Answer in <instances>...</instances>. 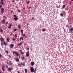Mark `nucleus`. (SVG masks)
Segmentation results:
<instances>
[{
	"label": "nucleus",
	"instance_id": "obj_1",
	"mask_svg": "<svg viewBox=\"0 0 73 73\" xmlns=\"http://www.w3.org/2000/svg\"><path fill=\"white\" fill-rule=\"evenodd\" d=\"M13 16L14 17V19L16 21H17V20H18V18L17 17L16 15H13Z\"/></svg>",
	"mask_w": 73,
	"mask_h": 73
},
{
	"label": "nucleus",
	"instance_id": "obj_2",
	"mask_svg": "<svg viewBox=\"0 0 73 73\" xmlns=\"http://www.w3.org/2000/svg\"><path fill=\"white\" fill-rule=\"evenodd\" d=\"M30 70L31 71V72H34V68L32 67H31L30 68Z\"/></svg>",
	"mask_w": 73,
	"mask_h": 73
},
{
	"label": "nucleus",
	"instance_id": "obj_3",
	"mask_svg": "<svg viewBox=\"0 0 73 73\" xmlns=\"http://www.w3.org/2000/svg\"><path fill=\"white\" fill-rule=\"evenodd\" d=\"M5 23V19H4L1 21V23L2 24H4V23Z\"/></svg>",
	"mask_w": 73,
	"mask_h": 73
},
{
	"label": "nucleus",
	"instance_id": "obj_4",
	"mask_svg": "<svg viewBox=\"0 0 73 73\" xmlns=\"http://www.w3.org/2000/svg\"><path fill=\"white\" fill-rule=\"evenodd\" d=\"M26 56L27 57H28L29 56V51H28L26 52Z\"/></svg>",
	"mask_w": 73,
	"mask_h": 73
},
{
	"label": "nucleus",
	"instance_id": "obj_5",
	"mask_svg": "<svg viewBox=\"0 0 73 73\" xmlns=\"http://www.w3.org/2000/svg\"><path fill=\"white\" fill-rule=\"evenodd\" d=\"M13 46H14V45L13 44H11L10 46V48H13Z\"/></svg>",
	"mask_w": 73,
	"mask_h": 73
},
{
	"label": "nucleus",
	"instance_id": "obj_6",
	"mask_svg": "<svg viewBox=\"0 0 73 73\" xmlns=\"http://www.w3.org/2000/svg\"><path fill=\"white\" fill-rule=\"evenodd\" d=\"M22 44H23V42H21L20 43H19L17 44V46H19H19H21V45H22Z\"/></svg>",
	"mask_w": 73,
	"mask_h": 73
},
{
	"label": "nucleus",
	"instance_id": "obj_7",
	"mask_svg": "<svg viewBox=\"0 0 73 73\" xmlns=\"http://www.w3.org/2000/svg\"><path fill=\"white\" fill-rule=\"evenodd\" d=\"M31 64L32 66H33V65H35V63L33 62H31Z\"/></svg>",
	"mask_w": 73,
	"mask_h": 73
},
{
	"label": "nucleus",
	"instance_id": "obj_8",
	"mask_svg": "<svg viewBox=\"0 0 73 73\" xmlns=\"http://www.w3.org/2000/svg\"><path fill=\"white\" fill-rule=\"evenodd\" d=\"M0 40L1 42H4V39L2 38H0Z\"/></svg>",
	"mask_w": 73,
	"mask_h": 73
},
{
	"label": "nucleus",
	"instance_id": "obj_9",
	"mask_svg": "<svg viewBox=\"0 0 73 73\" xmlns=\"http://www.w3.org/2000/svg\"><path fill=\"white\" fill-rule=\"evenodd\" d=\"M7 69L8 70H9V72H11V68H10L9 67Z\"/></svg>",
	"mask_w": 73,
	"mask_h": 73
},
{
	"label": "nucleus",
	"instance_id": "obj_10",
	"mask_svg": "<svg viewBox=\"0 0 73 73\" xmlns=\"http://www.w3.org/2000/svg\"><path fill=\"white\" fill-rule=\"evenodd\" d=\"M3 1H1L0 2V4H2V5H4V3H3Z\"/></svg>",
	"mask_w": 73,
	"mask_h": 73
},
{
	"label": "nucleus",
	"instance_id": "obj_11",
	"mask_svg": "<svg viewBox=\"0 0 73 73\" xmlns=\"http://www.w3.org/2000/svg\"><path fill=\"white\" fill-rule=\"evenodd\" d=\"M9 64L10 65H12V63H11V61H9Z\"/></svg>",
	"mask_w": 73,
	"mask_h": 73
},
{
	"label": "nucleus",
	"instance_id": "obj_12",
	"mask_svg": "<svg viewBox=\"0 0 73 73\" xmlns=\"http://www.w3.org/2000/svg\"><path fill=\"white\" fill-rule=\"evenodd\" d=\"M70 29L71 32H72L73 31V28H71Z\"/></svg>",
	"mask_w": 73,
	"mask_h": 73
},
{
	"label": "nucleus",
	"instance_id": "obj_13",
	"mask_svg": "<svg viewBox=\"0 0 73 73\" xmlns=\"http://www.w3.org/2000/svg\"><path fill=\"white\" fill-rule=\"evenodd\" d=\"M37 71V70H36V68H35V70H34V73H36V71Z\"/></svg>",
	"mask_w": 73,
	"mask_h": 73
},
{
	"label": "nucleus",
	"instance_id": "obj_14",
	"mask_svg": "<svg viewBox=\"0 0 73 73\" xmlns=\"http://www.w3.org/2000/svg\"><path fill=\"white\" fill-rule=\"evenodd\" d=\"M1 46H3V45H4V44H3V42H1Z\"/></svg>",
	"mask_w": 73,
	"mask_h": 73
},
{
	"label": "nucleus",
	"instance_id": "obj_15",
	"mask_svg": "<svg viewBox=\"0 0 73 73\" xmlns=\"http://www.w3.org/2000/svg\"><path fill=\"white\" fill-rule=\"evenodd\" d=\"M25 73H27V69H25Z\"/></svg>",
	"mask_w": 73,
	"mask_h": 73
},
{
	"label": "nucleus",
	"instance_id": "obj_16",
	"mask_svg": "<svg viewBox=\"0 0 73 73\" xmlns=\"http://www.w3.org/2000/svg\"><path fill=\"white\" fill-rule=\"evenodd\" d=\"M20 40H24V38H23V37H21L20 38Z\"/></svg>",
	"mask_w": 73,
	"mask_h": 73
},
{
	"label": "nucleus",
	"instance_id": "obj_17",
	"mask_svg": "<svg viewBox=\"0 0 73 73\" xmlns=\"http://www.w3.org/2000/svg\"><path fill=\"white\" fill-rule=\"evenodd\" d=\"M25 58L24 57H21V59L22 60H24L25 59Z\"/></svg>",
	"mask_w": 73,
	"mask_h": 73
},
{
	"label": "nucleus",
	"instance_id": "obj_18",
	"mask_svg": "<svg viewBox=\"0 0 73 73\" xmlns=\"http://www.w3.org/2000/svg\"><path fill=\"white\" fill-rule=\"evenodd\" d=\"M22 35L23 37H25V35L24 33L22 34Z\"/></svg>",
	"mask_w": 73,
	"mask_h": 73
},
{
	"label": "nucleus",
	"instance_id": "obj_19",
	"mask_svg": "<svg viewBox=\"0 0 73 73\" xmlns=\"http://www.w3.org/2000/svg\"><path fill=\"white\" fill-rule=\"evenodd\" d=\"M17 53L15 51H14L13 52V54H16Z\"/></svg>",
	"mask_w": 73,
	"mask_h": 73
},
{
	"label": "nucleus",
	"instance_id": "obj_20",
	"mask_svg": "<svg viewBox=\"0 0 73 73\" xmlns=\"http://www.w3.org/2000/svg\"><path fill=\"white\" fill-rule=\"evenodd\" d=\"M12 40L14 41L15 40V37L13 38Z\"/></svg>",
	"mask_w": 73,
	"mask_h": 73
},
{
	"label": "nucleus",
	"instance_id": "obj_21",
	"mask_svg": "<svg viewBox=\"0 0 73 73\" xmlns=\"http://www.w3.org/2000/svg\"><path fill=\"white\" fill-rule=\"evenodd\" d=\"M63 15H64L63 14H62V13H61V14H60L61 16L62 17H63Z\"/></svg>",
	"mask_w": 73,
	"mask_h": 73
},
{
	"label": "nucleus",
	"instance_id": "obj_22",
	"mask_svg": "<svg viewBox=\"0 0 73 73\" xmlns=\"http://www.w3.org/2000/svg\"><path fill=\"white\" fill-rule=\"evenodd\" d=\"M21 64L23 65V66H25V63H21Z\"/></svg>",
	"mask_w": 73,
	"mask_h": 73
},
{
	"label": "nucleus",
	"instance_id": "obj_23",
	"mask_svg": "<svg viewBox=\"0 0 73 73\" xmlns=\"http://www.w3.org/2000/svg\"><path fill=\"white\" fill-rule=\"evenodd\" d=\"M7 42H9V38H8L7 39Z\"/></svg>",
	"mask_w": 73,
	"mask_h": 73
},
{
	"label": "nucleus",
	"instance_id": "obj_24",
	"mask_svg": "<svg viewBox=\"0 0 73 73\" xmlns=\"http://www.w3.org/2000/svg\"><path fill=\"white\" fill-rule=\"evenodd\" d=\"M5 52L6 53H7V54H8V50H6L5 51Z\"/></svg>",
	"mask_w": 73,
	"mask_h": 73
},
{
	"label": "nucleus",
	"instance_id": "obj_25",
	"mask_svg": "<svg viewBox=\"0 0 73 73\" xmlns=\"http://www.w3.org/2000/svg\"><path fill=\"white\" fill-rule=\"evenodd\" d=\"M15 38H16V37H17V34H16L15 35Z\"/></svg>",
	"mask_w": 73,
	"mask_h": 73
},
{
	"label": "nucleus",
	"instance_id": "obj_26",
	"mask_svg": "<svg viewBox=\"0 0 73 73\" xmlns=\"http://www.w3.org/2000/svg\"><path fill=\"white\" fill-rule=\"evenodd\" d=\"M19 61V59L17 58L16 59V61H17V62H18V61Z\"/></svg>",
	"mask_w": 73,
	"mask_h": 73
},
{
	"label": "nucleus",
	"instance_id": "obj_27",
	"mask_svg": "<svg viewBox=\"0 0 73 73\" xmlns=\"http://www.w3.org/2000/svg\"><path fill=\"white\" fill-rule=\"evenodd\" d=\"M18 28H19V29H20L21 27H20V26L19 25H18Z\"/></svg>",
	"mask_w": 73,
	"mask_h": 73
},
{
	"label": "nucleus",
	"instance_id": "obj_28",
	"mask_svg": "<svg viewBox=\"0 0 73 73\" xmlns=\"http://www.w3.org/2000/svg\"><path fill=\"white\" fill-rule=\"evenodd\" d=\"M3 44L4 45H6V43L5 42H4Z\"/></svg>",
	"mask_w": 73,
	"mask_h": 73
},
{
	"label": "nucleus",
	"instance_id": "obj_29",
	"mask_svg": "<svg viewBox=\"0 0 73 73\" xmlns=\"http://www.w3.org/2000/svg\"><path fill=\"white\" fill-rule=\"evenodd\" d=\"M24 32V31L23 30H21V33H23Z\"/></svg>",
	"mask_w": 73,
	"mask_h": 73
},
{
	"label": "nucleus",
	"instance_id": "obj_30",
	"mask_svg": "<svg viewBox=\"0 0 73 73\" xmlns=\"http://www.w3.org/2000/svg\"><path fill=\"white\" fill-rule=\"evenodd\" d=\"M2 70L3 71V72H4V68H3V67H2Z\"/></svg>",
	"mask_w": 73,
	"mask_h": 73
},
{
	"label": "nucleus",
	"instance_id": "obj_31",
	"mask_svg": "<svg viewBox=\"0 0 73 73\" xmlns=\"http://www.w3.org/2000/svg\"><path fill=\"white\" fill-rule=\"evenodd\" d=\"M20 53H21V54H24V52H23L22 51Z\"/></svg>",
	"mask_w": 73,
	"mask_h": 73
},
{
	"label": "nucleus",
	"instance_id": "obj_32",
	"mask_svg": "<svg viewBox=\"0 0 73 73\" xmlns=\"http://www.w3.org/2000/svg\"><path fill=\"white\" fill-rule=\"evenodd\" d=\"M29 3V1H28L26 2V3L27 4H28Z\"/></svg>",
	"mask_w": 73,
	"mask_h": 73
},
{
	"label": "nucleus",
	"instance_id": "obj_33",
	"mask_svg": "<svg viewBox=\"0 0 73 73\" xmlns=\"http://www.w3.org/2000/svg\"><path fill=\"white\" fill-rule=\"evenodd\" d=\"M63 8H65V5H63Z\"/></svg>",
	"mask_w": 73,
	"mask_h": 73
},
{
	"label": "nucleus",
	"instance_id": "obj_34",
	"mask_svg": "<svg viewBox=\"0 0 73 73\" xmlns=\"http://www.w3.org/2000/svg\"><path fill=\"white\" fill-rule=\"evenodd\" d=\"M3 17L5 18V19H7V17L5 16H3Z\"/></svg>",
	"mask_w": 73,
	"mask_h": 73
},
{
	"label": "nucleus",
	"instance_id": "obj_35",
	"mask_svg": "<svg viewBox=\"0 0 73 73\" xmlns=\"http://www.w3.org/2000/svg\"><path fill=\"white\" fill-rule=\"evenodd\" d=\"M11 70H13V67H11Z\"/></svg>",
	"mask_w": 73,
	"mask_h": 73
},
{
	"label": "nucleus",
	"instance_id": "obj_36",
	"mask_svg": "<svg viewBox=\"0 0 73 73\" xmlns=\"http://www.w3.org/2000/svg\"><path fill=\"white\" fill-rule=\"evenodd\" d=\"M11 26H9L8 27V28H11Z\"/></svg>",
	"mask_w": 73,
	"mask_h": 73
},
{
	"label": "nucleus",
	"instance_id": "obj_37",
	"mask_svg": "<svg viewBox=\"0 0 73 73\" xmlns=\"http://www.w3.org/2000/svg\"><path fill=\"white\" fill-rule=\"evenodd\" d=\"M0 31L1 32H3V30H0Z\"/></svg>",
	"mask_w": 73,
	"mask_h": 73
},
{
	"label": "nucleus",
	"instance_id": "obj_38",
	"mask_svg": "<svg viewBox=\"0 0 73 73\" xmlns=\"http://www.w3.org/2000/svg\"><path fill=\"white\" fill-rule=\"evenodd\" d=\"M42 31H45V30L44 29H42Z\"/></svg>",
	"mask_w": 73,
	"mask_h": 73
},
{
	"label": "nucleus",
	"instance_id": "obj_39",
	"mask_svg": "<svg viewBox=\"0 0 73 73\" xmlns=\"http://www.w3.org/2000/svg\"><path fill=\"white\" fill-rule=\"evenodd\" d=\"M16 54L17 56H19V54L18 53H17Z\"/></svg>",
	"mask_w": 73,
	"mask_h": 73
},
{
	"label": "nucleus",
	"instance_id": "obj_40",
	"mask_svg": "<svg viewBox=\"0 0 73 73\" xmlns=\"http://www.w3.org/2000/svg\"><path fill=\"white\" fill-rule=\"evenodd\" d=\"M0 7L1 8L3 7V6L1 5H0Z\"/></svg>",
	"mask_w": 73,
	"mask_h": 73
},
{
	"label": "nucleus",
	"instance_id": "obj_41",
	"mask_svg": "<svg viewBox=\"0 0 73 73\" xmlns=\"http://www.w3.org/2000/svg\"><path fill=\"white\" fill-rule=\"evenodd\" d=\"M6 68L8 69L9 68L8 67V66L7 65H6Z\"/></svg>",
	"mask_w": 73,
	"mask_h": 73
},
{
	"label": "nucleus",
	"instance_id": "obj_42",
	"mask_svg": "<svg viewBox=\"0 0 73 73\" xmlns=\"http://www.w3.org/2000/svg\"><path fill=\"white\" fill-rule=\"evenodd\" d=\"M1 10H2V11H4V9L3 8H2Z\"/></svg>",
	"mask_w": 73,
	"mask_h": 73
},
{
	"label": "nucleus",
	"instance_id": "obj_43",
	"mask_svg": "<svg viewBox=\"0 0 73 73\" xmlns=\"http://www.w3.org/2000/svg\"><path fill=\"white\" fill-rule=\"evenodd\" d=\"M14 31H16V29H14Z\"/></svg>",
	"mask_w": 73,
	"mask_h": 73
},
{
	"label": "nucleus",
	"instance_id": "obj_44",
	"mask_svg": "<svg viewBox=\"0 0 73 73\" xmlns=\"http://www.w3.org/2000/svg\"><path fill=\"white\" fill-rule=\"evenodd\" d=\"M2 57V55L1 54H0V57Z\"/></svg>",
	"mask_w": 73,
	"mask_h": 73
},
{
	"label": "nucleus",
	"instance_id": "obj_45",
	"mask_svg": "<svg viewBox=\"0 0 73 73\" xmlns=\"http://www.w3.org/2000/svg\"><path fill=\"white\" fill-rule=\"evenodd\" d=\"M1 13H4V11H2L1 12Z\"/></svg>",
	"mask_w": 73,
	"mask_h": 73
},
{
	"label": "nucleus",
	"instance_id": "obj_46",
	"mask_svg": "<svg viewBox=\"0 0 73 73\" xmlns=\"http://www.w3.org/2000/svg\"><path fill=\"white\" fill-rule=\"evenodd\" d=\"M11 13H13V11L12 10H11Z\"/></svg>",
	"mask_w": 73,
	"mask_h": 73
},
{
	"label": "nucleus",
	"instance_id": "obj_47",
	"mask_svg": "<svg viewBox=\"0 0 73 73\" xmlns=\"http://www.w3.org/2000/svg\"><path fill=\"white\" fill-rule=\"evenodd\" d=\"M8 24V22H7L6 23V24L7 25Z\"/></svg>",
	"mask_w": 73,
	"mask_h": 73
},
{
	"label": "nucleus",
	"instance_id": "obj_48",
	"mask_svg": "<svg viewBox=\"0 0 73 73\" xmlns=\"http://www.w3.org/2000/svg\"><path fill=\"white\" fill-rule=\"evenodd\" d=\"M9 57L10 58H11V56L9 55Z\"/></svg>",
	"mask_w": 73,
	"mask_h": 73
},
{
	"label": "nucleus",
	"instance_id": "obj_49",
	"mask_svg": "<svg viewBox=\"0 0 73 73\" xmlns=\"http://www.w3.org/2000/svg\"><path fill=\"white\" fill-rule=\"evenodd\" d=\"M18 12H20V10H18Z\"/></svg>",
	"mask_w": 73,
	"mask_h": 73
},
{
	"label": "nucleus",
	"instance_id": "obj_50",
	"mask_svg": "<svg viewBox=\"0 0 73 73\" xmlns=\"http://www.w3.org/2000/svg\"><path fill=\"white\" fill-rule=\"evenodd\" d=\"M18 65H19V66H20V65H21V64H18Z\"/></svg>",
	"mask_w": 73,
	"mask_h": 73
},
{
	"label": "nucleus",
	"instance_id": "obj_51",
	"mask_svg": "<svg viewBox=\"0 0 73 73\" xmlns=\"http://www.w3.org/2000/svg\"><path fill=\"white\" fill-rule=\"evenodd\" d=\"M27 50H29V48H27Z\"/></svg>",
	"mask_w": 73,
	"mask_h": 73
},
{
	"label": "nucleus",
	"instance_id": "obj_52",
	"mask_svg": "<svg viewBox=\"0 0 73 73\" xmlns=\"http://www.w3.org/2000/svg\"><path fill=\"white\" fill-rule=\"evenodd\" d=\"M32 20H34V17H32Z\"/></svg>",
	"mask_w": 73,
	"mask_h": 73
},
{
	"label": "nucleus",
	"instance_id": "obj_53",
	"mask_svg": "<svg viewBox=\"0 0 73 73\" xmlns=\"http://www.w3.org/2000/svg\"><path fill=\"white\" fill-rule=\"evenodd\" d=\"M10 26H12V25L11 24H10Z\"/></svg>",
	"mask_w": 73,
	"mask_h": 73
},
{
	"label": "nucleus",
	"instance_id": "obj_54",
	"mask_svg": "<svg viewBox=\"0 0 73 73\" xmlns=\"http://www.w3.org/2000/svg\"><path fill=\"white\" fill-rule=\"evenodd\" d=\"M17 73H20V72H19V71H17Z\"/></svg>",
	"mask_w": 73,
	"mask_h": 73
},
{
	"label": "nucleus",
	"instance_id": "obj_55",
	"mask_svg": "<svg viewBox=\"0 0 73 73\" xmlns=\"http://www.w3.org/2000/svg\"><path fill=\"white\" fill-rule=\"evenodd\" d=\"M19 58H20V55H19Z\"/></svg>",
	"mask_w": 73,
	"mask_h": 73
},
{
	"label": "nucleus",
	"instance_id": "obj_56",
	"mask_svg": "<svg viewBox=\"0 0 73 73\" xmlns=\"http://www.w3.org/2000/svg\"><path fill=\"white\" fill-rule=\"evenodd\" d=\"M31 8V7H29L28 8V9H29L30 8Z\"/></svg>",
	"mask_w": 73,
	"mask_h": 73
},
{
	"label": "nucleus",
	"instance_id": "obj_57",
	"mask_svg": "<svg viewBox=\"0 0 73 73\" xmlns=\"http://www.w3.org/2000/svg\"><path fill=\"white\" fill-rule=\"evenodd\" d=\"M1 1H3V2H4V1H3V0H1Z\"/></svg>",
	"mask_w": 73,
	"mask_h": 73
},
{
	"label": "nucleus",
	"instance_id": "obj_58",
	"mask_svg": "<svg viewBox=\"0 0 73 73\" xmlns=\"http://www.w3.org/2000/svg\"><path fill=\"white\" fill-rule=\"evenodd\" d=\"M6 62L7 63V64H8V62Z\"/></svg>",
	"mask_w": 73,
	"mask_h": 73
},
{
	"label": "nucleus",
	"instance_id": "obj_59",
	"mask_svg": "<svg viewBox=\"0 0 73 73\" xmlns=\"http://www.w3.org/2000/svg\"><path fill=\"white\" fill-rule=\"evenodd\" d=\"M19 50L20 51V52H21V50Z\"/></svg>",
	"mask_w": 73,
	"mask_h": 73
},
{
	"label": "nucleus",
	"instance_id": "obj_60",
	"mask_svg": "<svg viewBox=\"0 0 73 73\" xmlns=\"http://www.w3.org/2000/svg\"><path fill=\"white\" fill-rule=\"evenodd\" d=\"M51 61H52V60H53V59H51Z\"/></svg>",
	"mask_w": 73,
	"mask_h": 73
},
{
	"label": "nucleus",
	"instance_id": "obj_61",
	"mask_svg": "<svg viewBox=\"0 0 73 73\" xmlns=\"http://www.w3.org/2000/svg\"><path fill=\"white\" fill-rule=\"evenodd\" d=\"M24 23H25V22H23Z\"/></svg>",
	"mask_w": 73,
	"mask_h": 73
},
{
	"label": "nucleus",
	"instance_id": "obj_62",
	"mask_svg": "<svg viewBox=\"0 0 73 73\" xmlns=\"http://www.w3.org/2000/svg\"><path fill=\"white\" fill-rule=\"evenodd\" d=\"M13 3L14 2V1H12Z\"/></svg>",
	"mask_w": 73,
	"mask_h": 73
},
{
	"label": "nucleus",
	"instance_id": "obj_63",
	"mask_svg": "<svg viewBox=\"0 0 73 73\" xmlns=\"http://www.w3.org/2000/svg\"><path fill=\"white\" fill-rule=\"evenodd\" d=\"M72 1H73V0H72Z\"/></svg>",
	"mask_w": 73,
	"mask_h": 73
},
{
	"label": "nucleus",
	"instance_id": "obj_64",
	"mask_svg": "<svg viewBox=\"0 0 73 73\" xmlns=\"http://www.w3.org/2000/svg\"><path fill=\"white\" fill-rule=\"evenodd\" d=\"M23 9H25V8H23Z\"/></svg>",
	"mask_w": 73,
	"mask_h": 73
}]
</instances>
